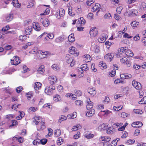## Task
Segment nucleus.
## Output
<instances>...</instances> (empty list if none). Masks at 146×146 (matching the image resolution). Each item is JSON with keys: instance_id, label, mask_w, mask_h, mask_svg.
I'll return each mask as SVG.
<instances>
[{"instance_id": "1", "label": "nucleus", "mask_w": 146, "mask_h": 146, "mask_svg": "<svg viewBox=\"0 0 146 146\" xmlns=\"http://www.w3.org/2000/svg\"><path fill=\"white\" fill-rule=\"evenodd\" d=\"M33 124L37 125V130L40 131L42 130L45 128L44 123L43 121H40V119L38 117H35L33 121Z\"/></svg>"}, {"instance_id": "2", "label": "nucleus", "mask_w": 146, "mask_h": 146, "mask_svg": "<svg viewBox=\"0 0 146 146\" xmlns=\"http://www.w3.org/2000/svg\"><path fill=\"white\" fill-rule=\"evenodd\" d=\"M37 55L39 56L40 58H42L46 57V55L48 54L47 51H43L40 50H37L36 52L34 51Z\"/></svg>"}, {"instance_id": "3", "label": "nucleus", "mask_w": 146, "mask_h": 146, "mask_svg": "<svg viewBox=\"0 0 146 146\" xmlns=\"http://www.w3.org/2000/svg\"><path fill=\"white\" fill-rule=\"evenodd\" d=\"M65 58L68 64H70V66L71 67H72L74 65L75 62L71 55L69 54L66 55Z\"/></svg>"}, {"instance_id": "4", "label": "nucleus", "mask_w": 146, "mask_h": 146, "mask_svg": "<svg viewBox=\"0 0 146 146\" xmlns=\"http://www.w3.org/2000/svg\"><path fill=\"white\" fill-rule=\"evenodd\" d=\"M55 89V87L54 86H47L45 90V92L47 94L50 95L52 94L53 90Z\"/></svg>"}, {"instance_id": "5", "label": "nucleus", "mask_w": 146, "mask_h": 146, "mask_svg": "<svg viewBox=\"0 0 146 146\" xmlns=\"http://www.w3.org/2000/svg\"><path fill=\"white\" fill-rule=\"evenodd\" d=\"M14 58L13 60L11 59V64L14 65H17L19 64L21 62L19 57L17 56H14Z\"/></svg>"}, {"instance_id": "6", "label": "nucleus", "mask_w": 146, "mask_h": 146, "mask_svg": "<svg viewBox=\"0 0 146 146\" xmlns=\"http://www.w3.org/2000/svg\"><path fill=\"white\" fill-rule=\"evenodd\" d=\"M132 84L133 87L137 90H139L141 89L142 86L141 83L135 80L132 81Z\"/></svg>"}, {"instance_id": "7", "label": "nucleus", "mask_w": 146, "mask_h": 146, "mask_svg": "<svg viewBox=\"0 0 146 146\" xmlns=\"http://www.w3.org/2000/svg\"><path fill=\"white\" fill-rule=\"evenodd\" d=\"M65 11L63 9H60L59 10L58 12L56 14V17L58 19H60L61 17H63L65 14Z\"/></svg>"}, {"instance_id": "8", "label": "nucleus", "mask_w": 146, "mask_h": 146, "mask_svg": "<svg viewBox=\"0 0 146 146\" xmlns=\"http://www.w3.org/2000/svg\"><path fill=\"white\" fill-rule=\"evenodd\" d=\"M81 68H79L78 70L80 71L79 73H81L82 74V75H81V76H83V72L84 71H86L88 70L89 68L88 66V65L87 64H83L81 66Z\"/></svg>"}, {"instance_id": "9", "label": "nucleus", "mask_w": 146, "mask_h": 146, "mask_svg": "<svg viewBox=\"0 0 146 146\" xmlns=\"http://www.w3.org/2000/svg\"><path fill=\"white\" fill-rule=\"evenodd\" d=\"M114 54L113 53H109L106 54L104 56L105 59L109 62H111L114 56Z\"/></svg>"}, {"instance_id": "10", "label": "nucleus", "mask_w": 146, "mask_h": 146, "mask_svg": "<svg viewBox=\"0 0 146 146\" xmlns=\"http://www.w3.org/2000/svg\"><path fill=\"white\" fill-rule=\"evenodd\" d=\"M48 80L49 83L51 85H53L56 83L57 80L56 76H51L48 77Z\"/></svg>"}, {"instance_id": "11", "label": "nucleus", "mask_w": 146, "mask_h": 146, "mask_svg": "<svg viewBox=\"0 0 146 146\" xmlns=\"http://www.w3.org/2000/svg\"><path fill=\"white\" fill-rule=\"evenodd\" d=\"M41 22L42 23L43 26L45 27H48L50 24L49 20L46 18H41L40 19Z\"/></svg>"}, {"instance_id": "12", "label": "nucleus", "mask_w": 146, "mask_h": 146, "mask_svg": "<svg viewBox=\"0 0 146 146\" xmlns=\"http://www.w3.org/2000/svg\"><path fill=\"white\" fill-rule=\"evenodd\" d=\"M86 108L87 110L92 108L93 107V103L91 102L89 98H88L86 100Z\"/></svg>"}, {"instance_id": "13", "label": "nucleus", "mask_w": 146, "mask_h": 146, "mask_svg": "<svg viewBox=\"0 0 146 146\" xmlns=\"http://www.w3.org/2000/svg\"><path fill=\"white\" fill-rule=\"evenodd\" d=\"M98 32L96 28L92 29L90 31V35L92 37L96 36L98 34Z\"/></svg>"}, {"instance_id": "14", "label": "nucleus", "mask_w": 146, "mask_h": 146, "mask_svg": "<svg viewBox=\"0 0 146 146\" xmlns=\"http://www.w3.org/2000/svg\"><path fill=\"white\" fill-rule=\"evenodd\" d=\"M76 49V48L74 47L71 46L70 47L69 50V53L71 54H75V56H78V53L77 54Z\"/></svg>"}, {"instance_id": "15", "label": "nucleus", "mask_w": 146, "mask_h": 146, "mask_svg": "<svg viewBox=\"0 0 146 146\" xmlns=\"http://www.w3.org/2000/svg\"><path fill=\"white\" fill-rule=\"evenodd\" d=\"M33 27L34 29L37 31H39L40 29V27L37 22H35L33 23Z\"/></svg>"}, {"instance_id": "16", "label": "nucleus", "mask_w": 146, "mask_h": 146, "mask_svg": "<svg viewBox=\"0 0 146 146\" xmlns=\"http://www.w3.org/2000/svg\"><path fill=\"white\" fill-rule=\"evenodd\" d=\"M107 35L106 34H104L102 36H101L98 39V41L100 43H103L106 41Z\"/></svg>"}, {"instance_id": "17", "label": "nucleus", "mask_w": 146, "mask_h": 146, "mask_svg": "<svg viewBox=\"0 0 146 146\" xmlns=\"http://www.w3.org/2000/svg\"><path fill=\"white\" fill-rule=\"evenodd\" d=\"M106 131L107 134H110L114 133L115 132V129L113 127H110L107 129Z\"/></svg>"}, {"instance_id": "18", "label": "nucleus", "mask_w": 146, "mask_h": 146, "mask_svg": "<svg viewBox=\"0 0 146 146\" xmlns=\"http://www.w3.org/2000/svg\"><path fill=\"white\" fill-rule=\"evenodd\" d=\"M93 6L92 9V11L95 12L98 10L100 7V5L98 3H96L93 5Z\"/></svg>"}, {"instance_id": "19", "label": "nucleus", "mask_w": 146, "mask_h": 146, "mask_svg": "<svg viewBox=\"0 0 146 146\" xmlns=\"http://www.w3.org/2000/svg\"><path fill=\"white\" fill-rule=\"evenodd\" d=\"M95 111L94 109L88 111L86 113V115L88 117L92 116L95 113Z\"/></svg>"}, {"instance_id": "20", "label": "nucleus", "mask_w": 146, "mask_h": 146, "mask_svg": "<svg viewBox=\"0 0 146 146\" xmlns=\"http://www.w3.org/2000/svg\"><path fill=\"white\" fill-rule=\"evenodd\" d=\"M64 40V35H62L56 38L55 40V41L57 43H60Z\"/></svg>"}, {"instance_id": "21", "label": "nucleus", "mask_w": 146, "mask_h": 146, "mask_svg": "<svg viewBox=\"0 0 146 146\" xmlns=\"http://www.w3.org/2000/svg\"><path fill=\"white\" fill-rule=\"evenodd\" d=\"M88 92L90 94L94 95L96 93V91L94 88L90 87L88 89Z\"/></svg>"}, {"instance_id": "22", "label": "nucleus", "mask_w": 146, "mask_h": 146, "mask_svg": "<svg viewBox=\"0 0 146 146\" xmlns=\"http://www.w3.org/2000/svg\"><path fill=\"white\" fill-rule=\"evenodd\" d=\"M120 77L121 78L125 79H129L132 78V76L131 74H121L120 75Z\"/></svg>"}, {"instance_id": "23", "label": "nucleus", "mask_w": 146, "mask_h": 146, "mask_svg": "<svg viewBox=\"0 0 146 146\" xmlns=\"http://www.w3.org/2000/svg\"><path fill=\"white\" fill-rule=\"evenodd\" d=\"M44 67L43 65L41 66L37 70L38 74H43L45 71L44 69Z\"/></svg>"}, {"instance_id": "24", "label": "nucleus", "mask_w": 146, "mask_h": 146, "mask_svg": "<svg viewBox=\"0 0 146 146\" xmlns=\"http://www.w3.org/2000/svg\"><path fill=\"white\" fill-rule=\"evenodd\" d=\"M107 127V124L103 123L100 125L98 127V129L100 131L105 130Z\"/></svg>"}, {"instance_id": "25", "label": "nucleus", "mask_w": 146, "mask_h": 146, "mask_svg": "<svg viewBox=\"0 0 146 146\" xmlns=\"http://www.w3.org/2000/svg\"><path fill=\"white\" fill-rule=\"evenodd\" d=\"M32 30V29L31 26H29L26 28L25 30V33L27 35H29L30 34Z\"/></svg>"}, {"instance_id": "26", "label": "nucleus", "mask_w": 146, "mask_h": 146, "mask_svg": "<svg viewBox=\"0 0 146 146\" xmlns=\"http://www.w3.org/2000/svg\"><path fill=\"white\" fill-rule=\"evenodd\" d=\"M84 58V61H85L86 62H88L90 61L91 60V57L89 54L85 55L83 56Z\"/></svg>"}, {"instance_id": "27", "label": "nucleus", "mask_w": 146, "mask_h": 146, "mask_svg": "<svg viewBox=\"0 0 146 146\" xmlns=\"http://www.w3.org/2000/svg\"><path fill=\"white\" fill-rule=\"evenodd\" d=\"M110 112V111L108 110H106L104 111H101L99 112V115L101 116H104L105 115H108Z\"/></svg>"}, {"instance_id": "28", "label": "nucleus", "mask_w": 146, "mask_h": 146, "mask_svg": "<svg viewBox=\"0 0 146 146\" xmlns=\"http://www.w3.org/2000/svg\"><path fill=\"white\" fill-rule=\"evenodd\" d=\"M42 85L39 82L35 83L34 86V88L36 90H38L41 87Z\"/></svg>"}, {"instance_id": "29", "label": "nucleus", "mask_w": 146, "mask_h": 146, "mask_svg": "<svg viewBox=\"0 0 146 146\" xmlns=\"http://www.w3.org/2000/svg\"><path fill=\"white\" fill-rule=\"evenodd\" d=\"M131 25L133 27V28L134 29L138 27L139 23L136 21H134L131 22Z\"/></svg>"}, {"instance_id": "30", "label": "nucleus", "mask_w": 146, "mask_h": 146, "mask_svg": "<svg viewBox=\"0 0 146 146\" xmlns=\"http://www.w3.org/2000/svg\"><path fill=\"white\" fill-rule=\"evenodd\" d=\"M84 136L87 139H90L93 138L94 136V134L91 133L89 134L85 133Z\"/></svg>"}, {"instance_id": "31", "label": "nucleus", "mask_w": 146, "mask_h": 146, "mask_svg": "<svg viewBox=\"0 0 146 146\" xmlns=\"http://www.w3.org/2000/svg\"><path fill=\"white\" fill-rule=\"evenodd\" d=\"M68 39L69 41L71 42H74L75 40L74 35L72 33L69 35L68 36Z\"/></svg>"}, {"instance_id": "32", "label": "nucleus", "mask_w": 146, "mask_h": 146, "mask_svg": "<svg viewBox=\"0 0 146 146\" xmlns=\"http://www.w3.org/2000/svg\"><path fill=\"white\" fill-rule=\"evenodd\" d=\"M12 3L14 6L17 8L19 7L20 6V4L19 3L18 0H13Z\"/></svg>"}, {"instance_id": "33", "label": "nucleus", "mask_w": 146, "mask_h": 146, "mask_svg": "<svg viewBox=\"0 0 146 146\" xmlns=\"http://www.w3.org/2000/svg\"><path fill=\"white\" fill-rule=\"evenodd\" d=\"M129 14L132 16H135L137 15L138 14V12L135 10L133 9L129 13Z\"/></svg>"}, {"instance_id": "34", "label": "nucleus", "mask_w": 146, "mask_h": 146, "mask_svg": "<svg viewBox=\"0 0 146 146\" xmlns=\"http://www.w3.org/2000/svg\"><path fill=\"white\" fill-rule=\"evenodd\" d=\"M126 55L132 57L133 56V54L132 52L130 50H128L125 52Z\"/></svg>"}, {"instance_id": "35", "label": "nucleus", "mask_w": 146, "mask_h": 146, "mask_svg": "<svg viewBox=\"0 0 146 146\" xmlns=\"http://www.w3.org/2000/svg\"><path fill=\"white\" fill-rule=\"evenodd\" d=\"M20 115L16 117V119L17 120H20L25 115V113L23 111H19Z\"/></svg>"}, {"instance_id": "36", "label": "nucleus", "mask_w": 146, "mask_h": 146, "mask_svg": "<svg viewBox=\"0 0 146 146\" xmlns=\"http://www.w3.org/2000/svg\"><path fill=\"white\" fill-rule=\"evenodd\" d=\"M13 18V15L11 14L8 16L6 18V21L7 22H9L11 21Z\"/></svg>"}, {"instance_id": "37", "label": "nucleus", "mask_w": 146, "mask_h": 146, "mask_svg": "<svg viewBox=\"0 0 146 146\" xmlns=\"http://www.w3.org/2000/svg\"><path fill=\"white\" fill-rule=\"evenodd\" d=\"M119 139V138H117L113 140L111 143V146H115L117 145V142L118 141Z\"/></svg>"}, {"instance_id": "38", "label": "nucleus", "mask_w": 146, "mask_h": 146, "mask_svg": "<svg viewBox=\"0 0 146 146\" xmlns=\"http://www.w3.org/2000/svg\"><path fill=\"white\" fill-rule=\"evenodd\" d=\"M61 134V131L60 129H57L54 131V134L55 136L58 137L60 136Z\"/></svg>"}, {"instance_id": "39", "label": "nucleus", "mask_w": 146, "mask_h": 146, "mask_svg": "<svg viewBox=\"0 0 146 146\" xmlns=\"http://www.w3.org/2000/svg\"><path fill=\"white\" fill-rule=\"evenodd\" d=\"M27 37V36L25 35H20L19 37V40L23 42L26 39Z\"/></svg>"}, {"instance_id": "40", "label": "nucleus", "mask_w": 146, "mask_h": 146, "mask_svg": "<svg viewBox=\"0 0 146 146\" xmlns=\"http://www.w3.org/2000/svg\"><path fill=\"white\" fill-rule=\"evenodd\" d=\"M68 13L69 15L71 16H73L75 15L74 13L72 12V7H69L68 9Z\"/></svg>"}, {"instance_id": "41", "label": "nucleus", "mask_w": 146, "mask_h": 146, "mask_svg": "<svg viewBox=\"0 0 146 146\" xmlns=\"http://www.w3.org/2000/svg\"><path fill=\"white\" fill-rule=\"evenodd\" d=\"M74 103L76 106H80L82 105L83 102L81 100H77L75 101Z\"/></svg>"}, {"instance_id": "42", "label": "nucleus", "mask_w": 146, "mask_h": 146, "mask_svg": "<svg viewBox=\"0 0 146 146\" xmlns=\"http://www.w3.org/2000/svg\"><path fill=\"white\" fill-rule=\"evenodd\" d=\"M52 68L54 70L58 71L60 69V68L56 64H53L52 66Z\"/></svg>"}, {"instance_id": "43", "label": "nucleus", "mask_w": 146, "mask_h": 146, "mask_svg": "<svg viewBox=\"0 0 146 146\" xmlns=\"http://www.w3.org/2000/svg\"><path fill=\"white\" fill-rule=\"evenodd\" d=\"M78 22H80L81 25H84L86 22L85 20L82 17H80L78 20Z\"/></svg>"}, {"instance_id": "44", "label": "nucleus", "mask_w": 146, "mask_h": 146, "mask_svg": "<svg viewBox=\"0 0 146 146\" xmlns=\"http://www.w3.org/2000/svg\"><path fill=\"white\" fill-rule=\"evenodd\" d=\"M63 142V140L60 137L58 138L57 141V144L59 145H61Z\"/></svg>"}, {"instance_id": "45", "label": "nucleus", "mask_w": 146, "mask_h": 146, "mask_svg": "<svg viewBox=\"0 0 146 146\" xmlns=\"http://www.w3.org/2000/svg\"><path fill=\"white\" fill-rule=\"evenodd\" d=\"M133 111L135 113L137 114H141L143 113L142 110H140L134 109Z\"/></svg>"}, {"instance_id": "46", "label": "nucleus", "mask_w": 146, "mask_h": 146, "mask_svg": "<svg viewBox=\"0 0 146 146\" xmlns=\"http://www.w3.org/2000/svg\"><path fill=\"white\" fill-rule=\"evenodd\" d=\"M28 100H29L33 96V93L32 92H29L26 94Z\"/></svg>"}, {"instance_id": "47", "label": "nucleus", "mask_w": 146, "mask_h": 146, "mask_svg": "<svg viewBox=\"0 0 146 146\" xmlns=\"http://www.w3.org/2000/svg\"><path fill=\"white\" fill-rule=\"evenodd\" d=\"M139 104H146V96H145L143 99L139 102Z\"/></svg>"}, {"instance_id": "48", "label": "nucleus", "mask_w": 146, "mask_h": 146, "mask_svg": "<svg viewBox=\"0 0 146 146\" xmlns=\"http://www.w3.org/2000/svg\"><path fill=\"white\" fill-rule=\"evenodd\" d=\"M123 108V106H118L117 107H116L115 106H114L113 107V109L114 110L116 111H118L121 110Z\"/></svg>"}, {"instance_id": "49", "label": "nucleus", "mask_w": 146, "mask_h": 146, "mask_svg": "<svg viewBox=\"0 0 146 146\" xmlns=\"http://www.w3.org/2000/svg\"><path fill=\"white\" fill-rule=\"evenodd\" d=\"M38 140L43 145L45 144L47 141V139H43L41 140L38 139Z\"/></svg>"}, {"instance_id": "50", "label": "nucleus", "mask_w": 146, "mask_h": 146, "mask_svg": "<svg viewBox=\"0 0 146 146\" xmlns=\"http://www.w3.org/2000/svg\"><path fill=\"white\" fill-rule=\"evenodd\" d=\"M48 132L47 135L48 136L51 137L53 134V130L51 128H48Z\"/></svg>"}, {"instance_id": "51", "label": "nucleus", "mask_w": 146, "mask_h": 146, "mask_svg": "<svg viewBox=\"0 0 146 146\" xmlns=\"http://www.w3.org/2000/svg\"><path fill=\"white\" fill-rule=\"evenodd\" d=\"M54 100L56 102L60 100V97L58 95H56L53 97Z\"/></svg>"}, {"instance_id": "52", "label": "nucleus", "mask_w": 146, "mask_h": 146, "mask_svg": "<svg viewBox=\"0 0 146 146\" xmlns=\"http://www.w3.org/2000/svg\"><path fill=\"white\" fill-rule=\"evenodd\" d=\"M37 110V108H35L34 107H31L29 109V111L31 112H35Z\"/></svg>"}, {"instance_id": "53", "label": "nucleus", "mask_w": 146, "mask_h": 146, "mask_svg": "<svg viewBox=\"0 0 146 146\" xmlns=\"http://www.w3.org/2000/svg\"><path fill=\"white\" fill-rule=\"evenodd\" d=\"M80 137V133L79 132H77V133L75 135L73 136V138L76 139H77L79 137Z\"/></svg>"}, {"instance_id": "54", "label": "nucleus", "mask_w": 146, "mask_h": 146, "mask_svg": "<svg viewBox=\"0 0 146 146\" xmlns=\"http://www.w3.org/2000/svg\"><path fill=\"white\" fill-rule=\"evenodd\" d=\"M23 73H25L26 72L29 71V69L26 66L24 65L23 67Z\"/></svg>"}, {"instance_id": "55", "label": "nucleus", "mask_w": 146, "mask_h": 146, "mask_svg": "<svg viewBox=\"0 0 146 146\" xmlns=\"http://www.w3.org/2000/svg\"><path fill=\"white\" fill-rule=\"evenodd\" d=\"M47 37L49 39H53L54 37V35L52 33H49L47 34Z\"/></svg>"}, {"instance_id": "56", "label": "nucleus", "mask_w": 146, "mask_h": 146, "mask_svg": "<svg viewBox=\"0 0 146 146\" xmlns=\"http://www.w3.org/2000/svg\"><path fill=\"white\" fill-rule=\"evenodd\" d=\"M111 17V14L109 13L106 14L104 16V18L105 19L108 18L110 19Z\"/></svg>"}, {"instance_id": "57", "label": "nucleus", "mask_w": 146, "mask_h": 146, "mask_svg": "<svg viewBox=\"0 0 146 146\" xmlns=\"http://www.w3.org/2000/svg\"><path fill=\"white\" fill-rule=\"evenodd\" d=\"M116 71L115 70L113 69L112 71L110 73L109 75L111 77L114 76L115 74Z\"/></svg>"}, {"instance_id": "58", "label": "nucleus", "mask_w": 146, "mask_h": 146, "mask_svg": "<svg viewBox=\"0 0 146 146\" xmlns=\"http://www.w3.org/2000/svg\"><path fill=\"white\" fill-rule=\"evenodd\" d=\"M135 123L137 124L136 125L137 127H141L143 125V123L140 121L135 122Z\"/></svg>"}, {"instance_id": "59", "label": "nucleus", "mask_w": 146, "mask_h": 146, "mask_svg": "<svg viewBox=\"0 0 146 146\" xmlns=\"http://www.w3.org/2000/svg\"><path fill=\"white\" fill-rule=\"evenodd\" d=\"M67 119V117L66 116L64 115H62L60 119H59L58 120V122L60 123H61V120H62V121L65 120Z\"/></svg>"}, {"instance_id": "60", "label": "nucleus", "mask_w": 146, "mask_h": 146, "mask_svg": "<svg viewBox=\"0 0 146 146\" xmlns=\"http://www.w3.org/2000/svg\"><path fill=\"white\" fill-rule=\"evenodd\" d=\"M34 1H32V2H30L29 3V5L27 6V7L28 8H29L30 7H31L33 6L34 5Z\"/></svg>"}, {"instance_id": "61", "label": "nucleus", "mask_w": 146, "mask_h": 146, "mask_svg": "<svg viewBox=\"0 0 146 146\" xmlns=\"http://www.w3.org/2000/svg\"><path fill=\"white\" fill-rule=\"evenodd\" d=\"M23 90L22 87L19 86L17 88L16 91L18 93H20Z\"/></svg>"}, {"instance_id": "62", "label": "nucleus", "mask_w": 146, "mask_h": 146, "mask_svg": "<svg viewBox=\"0 0 146 146\" xmlns=\"http://www.w3.org/2000/svg\"><path fill=\"white\" fill-rule=\"evenodd\" d=\"M123 9V8L122 7H119L117 8L116 9V11L117 13L118 14H120L121 13V12Z\"/></svg>"}, {"instance_id": "63", "label": "nucleus", "mask_w": 146, "mask_h": 146, "mask_svg": "<svg viewBox=\"0 0 146 146\" xmlns=\"http://www.w3.org/2000/svg\"><path fill=\"white\" fill-rule=\"evenodd\" d=\"M135 142L134 139H129L127 141L126 143L128 144H131Z\"/></svg>"}, {"instance_id": "64", "label": "nucleus", "mask_w": 146, "mask_h": 146, "mask_svg": "<svg viewBox=\"0 0 146 146\" xmlns=\"http://www.w3.org/2000/svg\"><path fill=\"white\" fill-rule=\"evenodd\" d=\"M127 48L126 47H123L120 48L119 50V52L120 53H123L125 52V50H126Z\"/></svg>"}]
</instances>
